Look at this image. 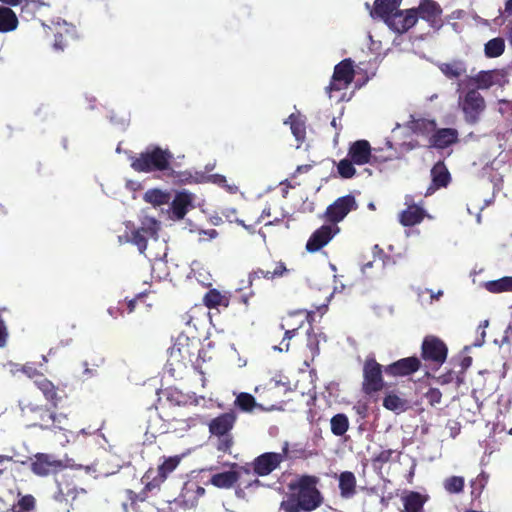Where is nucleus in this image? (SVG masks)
Segmentation results:
<instances>
[{
  "label": "nucleus",
  "mask_w": 512,
  "mask_h": 512,
  "mask_svg": "<svg viewBox=\"0 0 512 512\" xmlns=\"http://www.w3.org/2000/svg\"><path fill=\"white\" fill-rule=\"evenodd\" d=\"M132 168L137 172L151 173L153 177L175 184L212 183L224 189L229 194L239 192L235 183H229L222 174H208L214 169V164H207L205 171L181 170L179 162H132Z\"/></svg>",
  "instance_id": "obj_1"
},
{
  "label": "nucleus",
  "mask_w": 512,
  "mask_h": 512,
  "mask_svg": "<svg viewBox=\"0 0 512 512\" xmlns=\"http://www.w3.org/2000/svg\"><path fill=\"white\" fill-rule=\"evenodd\" d=\"M319 478L314 475H301L295 481L289 483L288 488L292 492L287 499L280 504L284 512H311L323 503V496L317 488Z\"/></svg>",
  "instance_id": "obj_2"
},
{
  "label": "nucleus",
  "mask_w": 512,
  "mask_h": 512,
  "mask_svg": "<svg viewBox=\"0 0 512 512\" xmlns=\"http://www.w3.org/2000/svg\"><path fill=\"white\" fill-rule=\"evenodd\" d=\"M22 417L28 422L29 427L41 430L63 429L62 420L66 416L58 414L50 406L33 398H24L19 401Z\"/></svg>",
  "instance_id": "obj_3"
},
{
  "label": "nucleus",
  "mask_w": 512,
  "mask_h": 512,
  "mask_svg": "<svg viewBox=\"0 0 512 512\" xmlns=\"http://www.w3.org/2000/svg\"><path fill=\"white\" fill-rule=\"evenodd\" d=\"M237 420V415L234 411L225 412L213 418L209 424V432L211 435L218 437L216 448L218 451L227 453L233 445V436L231 430L233 429Z\"/></svg>",
  "instance_id": "obj_4"
},
{
  "label": "nucleus",
  "mask_w": 512,
  "mask_h": 512,
  "mask_svg": "<svg viewBox=\"0 0 512 512\" xmlns=\"http://www.w3.org/2000/svg\"><path fill=\"white\" fill-rule=\"evenodd\" d=\"M288 453L289 443L285 442L280 453L264 452L253 459L250 463V468L241 467V470L247 474L252 471L257 477L268 476L280 468L281 464L286 460Z\"/></svg>",
  "instance_id": "obj_5"
},
{
  "label": "nucleus",
  "mask_w": 512,
  "mask_h": 512,
  "mask_svg": "<svg viewBox=\"0 0 512 512\" xmlns=\"http://www.w3.org/2000/svg\"><path fill=\"white\" fill-rule=\"evenodd\" d=\"M383 366L374 357H367L363 364L362 391L372 395L384 388Z\"/></svg>",
  "instance_id": "obj_6"
},
{
  "label": "nucleus",
  "mask_w": 512,
  "mask_h": 512,
  "mask_svg": "<svg viewBox=\"0 0 512 512\" xmlns=\"http://www.w3.org/2000/svg\"><path fill=\"white\" fill-rule=\"evenodd\" d=\"M448 347L437 336L427 335L421 344V359L439 368L447 359Z\"/></svg>",
  "instance_id": "obj_7"
},
{
  "label": "nucleus",
  "mask_w": 512,
  "mask_h": 512,
  "mask_svg": "<svg viewBox=\"0 0 512 512\" xmlns=\"http://www.w3.org/2000/svg\"><path fill=\"white\" fill-rule=\"evenodd\" d=\"M181 458L173 456L166 458L162 464H160L157 470L152 468L148 469L142 477V483L145 486V490L151 491L158 488L167 479L179 465Z\"/></svg>",
  "instance_id": "obj_8"
},
{
  "label": "nucleus",
  "mask_w": 512,
  "mask_h": 512,
  "mask_svg": "<svg viewBox=\"0 0 512 512\" xmlns=\"http://www.w3.org/2000/svg\"><path fill=\"white\" fill-rule=\"evenodd\" d=\"M355 71L353 67V61L350 58H346L339 62L333 72V76L330 84L326 87V92L329 97H332L333 91H340L347 89L353 82Z\"/></svg>",
  "instance_id": "obj_9"
},
{
  "label": "nucleus",
  "mask_w": 512,
  "mask_h": 512,
  "mask_svg": "<svg viewBox=\"0 0 512 512\" xmlns=\"http://www.w3.org/2000/svg\"><path fill=\"white\" fill-rule=\"evenodd\" d=\"M358 208L355 197L348 194L337 198L330 204L324 213V218L333 226H337L351 211Z\"/></svg>",
  "instance_id": "obj_10"
},
{
  "label": "nucleus",
  "mask_w": 512,
  "mask_h": 512,
  "mask_svg": "<svg viewBox=\"0 0 512 512\" xmlns=\"http://www.w3.org/2000/svg\"><path fill=\"white\" fill-rule=\"evenodd\" d=\"M485 107V100L476 89L468 90L461 102V108L465 115V120L470 124L478 122L481 113L485 110Z\"/></svg>",
  "instance_id": "obj_11"
},
{
  "label": "nucleus",
  "mask_w": 512,
  "mask_h": 512,
  "mask_svg": "<svg viewBox=\"0 0 512 512\" xmlns=\"http://www.w3.org/2000/svg\"><path fill=\"white\" fill-rule=\"evenodd\" d=\"M205 494L204 487L197 481L188 480L183 484L180 494L174 499L176 506L186 510L197 506L199 499Z\"/></svg>",
  "instance_id": "obj_12"
},
{
  "label": "nucleus",
  "mask_w": 512,
  "mask_h": 512,
  "mask_svg": "<svg viewBox=\"0 0 512 512\" xmlns=\"http://www.w3.org/2000/svg\"><path fill=\"white\" fill-rule=\"evenodd\" d=\"M34 385L41 391L45 400L54 410L62 406L63 401L67 399L66 392L59 386L54 385V383L44 375H40L38 378L34 379Z\"/></svg>",
  "instance_id": "obj_13"
},
{
  "label": "nucleus",
  "mask_w": 512,
  "mask_h": 512,
  "mask_svg": "<svg viewBox=\"0 0 512 512\" xmlns=\"http://www.w3.org/2000/svg\"><path fill=\"white\" fill-rule=\"evenodd\" d=\"M418 21V13L415 9L397 10L386 21L387 26L395 33L404 34L415 26Z\"/></svg>",
  "instance_id": "obj_14"
},
{
  "label": "nucleus",
  "mask_w": 512,
  "mask_h": 512,
  "mask_svg": "<svg viewBox=\"0 0 512 512\" xmlns=\"http://www.w3.org/2000/svg\"><path fill=\"white\" fill-rule=\"evenodd\" d=\"M61 460L55 459L53 455L46 453H37L31 462V471L40 477H46L50 474L57 473L64 468Z\"/></svg>",
  "instance_id": "obj_15"
},
{
  "label": "nucleus",
  "mask_w": 512,
  "mask_h": 512,
  "mask_svg": "<svg viewBox=\"0 0 512 512\" xmlns=\"http://www.w3.org/2000/svg\"><path fill=\"white\" fill-rule=\"evenodd\" d=\"M159 230V223L154 218H145L140 228L132 231L130 241L137 246L140 253L147 248V239L156 237Z\"/></svg>",
  "instance_id": "obj_16"
},
{
  "label": "nucleus",
  "mask_w": 512,
  "mask_h": 512,
  "mask_svg": "<svg viewBox=\"0 0 512 512\" xmlns=\"http://www.w3.org/2000/svg\"><path fill=\"white\" fill-rule=\"evenodd\" d=\"M339 231L340 228L338 226H333L330 223L322 225L309 237L306 243V250L310 253L319 251L327 245Z\"/></svg>",
  "instance_id": "obj_17"
},
{
  "label": "nucleus",
  "mask_w": 512,
  "mask_h": 512,
  "mask_svg": "<svg viewBox=\"0 0 512 512\" xmlns=\"http://www.w3.org/2000/svg\"><path fill=\"white\" fill-rule=\"evenodd\" d=\"M421 359L416 356L401 358L384 367V372L392 377H406L421 368Z\"/></svg>",
  "instance_id": "obj_18"
},
{
  "label": "nucleus",
  "mask_w": 512,
  "mask_h": 512,
  "mask_svg": "<svg viewBox=\"0 0 512 512\" xmlns=\"http://www.w3.org/2000/svg\"><path fill=\"white\" fill-rule=\"evenodd\" d=\"M418 19L421 18L429 23L434 29H440L443 26L442 8L434 0H422L417 8Z\"/></svg>",
  "instance_id": "obj_19"
},
{
  "label": "nucleus",
  "mask_w": 512,
  "mask_h": 512,
  "mask_svg": "<svg viewBox=\"0 0 512 512\" xmlns=\"http://www.w3.org/2000/svg\"><path fill=\"white\" fill-rule=\"evenodd\" d=\"M289 270L283 261H273L266 269L257 268L248 275V286L252 287L254 283L261 278L273 281L283 277Z\"/></svg>",
  "instance_id": "obj_20"
},
{
  "label": "nucleus",
  "mask_w": 512,
  "mask_h": 512,
  "mask_svg": "<svg viewBox=\"0 0 512 512\" xmlns=\"http://www.w3.org/2000/svg\"><path fill=\"white\" fill-rule=\"evenodd\" d=\"M412 195L405 196V205L407 208L399 214V222L404 227H411L420 224L427 216L426 210L413 202Z\"/></svg>",
  "instance_id": "obj_21"
},
{
  "label": "nucleus",
  "mask_w": 512,
  "mask_h": 512,
  "mask_svg": "<svg viewBox=\"0 0 512 512\" xmlns=\"http://www.w3.org/2000/svg\"><path fill=\"white\" fill-rule=\"evenodd\" d=\"M431 183L426 189L425 197L433 195L437 190L446 188L451 182V174L445 162H435L430 170Z\"/></svg>",
  "instance_id": "obj_22"
},
{
  "label": "nucleus",
  "mask_w": 512,
  "mask_h": 512,
  "mask_svg": "<svg viewBox=\"0 0 512 512\" xmlns=\"http://www.w3.org/2000/svg\"><path fill=\"white\" fill-rule=\"evenodd\" d=\"M288 388L284 383L276 380H270L261 387L256 388V392L262 399L271 402V406L283 403L282 396L287 392Z\"/></svg>",
  "instance_id": "obj_23"
},
{
  "label": "nucleus",
  "mask_w": 512,
  "mask_h": 512,
  "mask_svg": "<svg viewBox=\"0 0 512 512\" xmlns=\"http://www.w3.org/2000/svg\"><path fill=\"white\" fill-rule=\"evenodd\" d=\"M383 149L381 146L371 147L367 140H357L350 145L345 160H371L372 152L378 153Z\"/></svg>",
  "instance_id": "obj_24"
},
{
  "label": "nucleus",
  "mask_w": 512,
  "mask_h": 512,
  "mask_svg": "<svg viewBox=\"0 0 512 512\" xmlns=\"http://www.w3.org/2000/svg\"><path fill=\"white\" fill-rule=\"evenodd\" d=\"M505 74L501 70L480 71L471 80L477 89H489L494 85L502 86Z\"/></svg>",
  "instance_id": "obj_25"
},
{
  "label": "nucleus",
  "mask_w": 512,
  "mask_h": 512,
  "mask_svg": "<svg viewBox=\"0 0 512 512\" xmlns=\"http://www.w3.org/2000/svg\"><path fill=\"white\" fill-rule=\"evenodd\" d=\"M128 160H172L173 154L168 149L158 146H149L144 152L136 156L132 151H124Z\"/></svg>",
  "instance_id": "obj_26"
},
{
  "label": "nucleus",
  "mask_w": 512,
  "mask_h": 512,
  "mask_svg": "<svg viewBox=\"0 0 512 512\" xmlns=\"http://www.w3.org/2000/svg\"><path fill=\"white\" fill-rule=\"evenodd\" d=\"M458 140V132L452 128H442L433 133L430 138L431 146L444 149Z\"/></svg>",
  "instance_id": "obj_27"
},
{
  "label": "nucleus",
  "mask_w": 512,
  "mask_h": 512,
  "mask_svg": "<svg viewBox=\"0 0 512 512\" xmlns=\"http://www.w3.org/2000/svg\"><path fill=\"white\" fill-rule=\"evenodd\" d=\"M402 0H375L371 11L372 17H379L386 21L392 14L399 10Z\"/></svg>",
  "instance_id": "obj_28"
},
{
  "label": "nucleus",
  "mask_w": 512,
  "mask_h": 512,
  "mask_svg": "<svg viewBox=\"0 0 512 512\" xmlns=\"http://www.w3.org/2000/svg\"><path fill=\"white\" fill-rule=\"evenodd\" d=\"M192 206V196L187 192H179L171 203V212L175 219L181 220L185 217L189 207Z\"/></svg>",
  "instance_id": "obj_29"
},
{
  "label": "nucleus",
  "mask_w": 512,
  "mask_h": 512,
  "mask_svg": "<svg viewBox=\"0 0 512 512\" xmlns=\"http://www.w3.org/2000/svg\"><path fill=\"white\" fill-rule=\"evenodd\" d=\"M313 315H314L313 312H308L306 310H299V311L291 312L289 314V316L291 318L295 317V316H302L303 319L301 320L300 324L297 327H292L291 324H288V326L291 328L286 329L284 337H283L279 347H275V349H278L281 352L288 351L289 350V340L292 339L296 335L298 329L302 326L304 320L310 321L309 319L313 318Z\"/></svg>",
  "instance_id": "obj_30"
},
{
  "label": "nucleus",
  "mask_w": 512,
  "mask_h": 512,
  "mask_svg": "<svg viewBox=\"0 0 512 512\" xmlns=\"http://www.w3.org/2000/svg\"><path fill=\"white\" fill-rule=\"evenodd\" d=\"M439 70L448 79H459L467 72V65L463 60L456 59L438 65Z\"/></svg>",
  "instance_id": "obj_31"
},
{
  "label": "nucleus",
  "mask_w": 512,
  "mask_h": 512,
  "mask_svg": "<svg viewBox=\"0 0 512 512\" xmlns=\"http://www.w3.org/2000/svg\"><path fill=\"white\" fill-rule=\"evenodd\" d=\"M339 490L340 495L344 499H350L355 496L356 494V477L353 472L351 471H344L341 472L339 477Z\"/></svg>",
  "instance_id": "obj_32"
},
{
  "label": "nucleus",
  "mask_w": 512,
  "mask_h": 512,
  "mask_svg": "<svg viewBox=\"0 0 512 512\" xmlns=\"http://www.w3.org/2000/svg\"><path fill=\"white\" fill-rule=\"evenodd\" d=\"M120 501L122 512H142L140 510V503L145 502V496H141L131 489H126Z\"/></svg>",
  "instance_id": "obj_33"
},
{
  "label": "nucleus",
  "mask_w": 512,
  "mask_h": 512,
  "mask_svg": "<svg viewBox=\"0 0 512 512\" xmlns=\"http://www.w3.org/2000/svg\"><path fill=\"white\" fill-rule=\"evenodd\" d=\"M203 303L209 309L227 308L230 304V296L215 288L209 289L203 297Z\"/></svg>",
  "instance_id": "obj_34"
},
{
  "label": "nucleus",
  "mask_w": 512,
  "mask_h": 512,
  "mask_svg": "<svg viewBox=\"0 0 512 512\" xmlns=\"http://www.w3.org/2000/svg\"><path fill=\"white\" fill-rule=\"evenodd\" d=\"M240 475L237 471H224L221 473L213 474L210 478V483L220 489H230L239 480Z\"/></svg>",
  "instance_id": "obj_35"
},
{
  "label": "nucleus",
  "mask_w": 512,
  "mask_h": 512,
  "mask_svg": "<svg viewBox=\"0 0 512 512\" xmlns=\"http://www.w3.org/2000/svg\"><path fill=\"white\" fill-rule=\"evenodd\" d=\"M18 26V18L10 6H0V32L7 33Z\"/></svg>",
  "instance_id": "obj_36"
},
{
  "label": "nucleus",
  "mask_w": 512,
  "mask_h": 512,
  "mask_svg": "<svg viewBox=\"0 0 512 512\" xmlns=\"http://www.w3.org/2000/svg\"><path fill=\"white\" fill-rule=\"evenodd\" d=\"M405 512H424L426 498L419 492L410 491L402 497Z\"/></svg>",
  "instance_id": "obj_37"
},
{
  "label": "nucleus",
  "mask_w": 512,
  "mask_h": 512,
  "mask_svg": "<svg viewBox=\"0 0 512 512\" xmlns=\"http://www.w3.org/2000/svg\"><path fill=\"white\" fill-rule=\"evenodd\" d=\"M495 163L496 162H485L479 170L478 177L490 181L494 186H498L502 183L503 176L499 172V167L494 166Z\"/></svg>",
  "instance_id": "obj_38"
},
{
  "label": "nucleus",
  "mask_w": 512,
  "mask_h": 512,
  "mask_svg": "<svg viewBox=\"0 0 512 512\" xmlns=\"http://www.w3.org/2000/svg\"><path fill=\"white\" fill-rule=\"evenodd\" d=\"M383 407L393 412L405 411L408 407L407 400L401 398L394 392L386 394L382 403Z\"/></svg>",
  "instance_id": "obj_39"
},
{
  "label": "nucleus",
  "mask_w": 512,
  "mask_h": 512,
  "mask_svg": "<svg viewBox=\"0 0 512 512\" xmlns=\"http://www.w3.org/2000/svg\"><path fill=\"white\" fill-rule=\"evenodd\" d=\"M69 498H71V500L76 498L75 489L69 488L68 486H66L64 489L63 487L59 486L58 491L54 495V499L62 506V509L66 512H69L72 508V502H70Z\"/></svg>",
  "instance_id": "obj_40"
},
{
  "label": "nucleus",
  "mask_w": 512,
  "mask_h": 512,
  "mask_svg": "<svg viewBox=\"0 0 512 512\" xmlns=\"http://www.w3.org/2000/svg\"><path fill=\"white\" fill-rule=\"evenodd\" d=\"M505 51V41L501 37L489 40L484 46V53L487 58H497Z\"/></svg>",
  "instance_id": "obj_41"
},
{
  "label": "nucleus",
  "mask_w": 512,
  "mask_h": 512,
  "mask_svg": "<svg viewBox=\"0 0 512 512\" xmlns=\"http://www.w3.org/2000/svg\"><path fill=\"white\" fill-rule=\"evenodd\" d=\"M36 499L31 494L20 496L19 499L12 505V512H35Z\"/></svg>",
  "instance_id": "obj_42"
},
{
  "label": "nucleus",
  "mask_w": 512,
  "mask_h": 512,
  "mask_svg": "<svg viewBox=\"0 0 512 512\" xmlns=\"http://www.w3.org/2000/svg\"><path fill=\"white\" fill-rule=\"evenodd\" d=\"M331 432L335 436L344 435L349 429V419L343 413L334 415L330 420Z\"/></svg>",
  "instance_id": "obj_43"
},
{
  "label": "nucleus",
  "mask_w": 512,
  "mask_h": 512,
  "mask_svg": "<svg viewBox=\"0 0 512 512\" xmlns=\"http://www.w3.org/2000/svg\"><path fill=\"white\" fill-rule=\"evenodd\" d=\"M485 287L491 293L512 292V277L505 276L497 280L488 281Z\"/></svg>",
  "instance_id": "obj_44"
},
{
  "label": "nucleus",
  "mask_w": 512,
  "mask_h": 512,
  "mask_svg": "<svg viewBox=\"0 0 512 512\" xmlns=\"http://www.w3.org/2000/svg\"><path fill=\"white\" fill-rule=\"evenodd\" d=\"M143 199L154 206H160L169 202L170 195L160 189H150L145 192Z\"/></svg>",
  "instance_id": "obj_45"
},
{
  "label": "nucleus",
  "mask_w": 512,
  "mask_h": 512,
  "mask_svg": "<svg viewBox=\"0 0 512 512\" xmlns=\"http://www.w3.org/2000/svg\"><path fill=\"white\" fill-rule=\"evenodd\" d=\"M444 489L450 494H458L463 491L465 480L462 476H450L443 482Z\"/></svg>",
  "instance_id": "obj_46"
},
{
  "label": "nucleus",
  "mask_w": 512,
  "mask_h": 512,
  "mask_svg": "<svg viewBox=\"0 0 512 512\" xmlns=\"http://www.w3.org/2000/svg\"><path fill=\"white\" fill-rule=\"evenodd\" d=\"M394 453L395 450L393 449H385L381 450L379 453H375L370 459L374 470L380 471L383 466L391 460Z\"/></svg>",
  "instance_id": "obj_47"
},
{
  "label": "nucleus",
  "mask_w": 512,
  "mask_h": 512,
  "mask_svg": "<svg viewBox=\"0 0 512 512\" xmlns=\"http://www.w3.org/2000/svg\"><path fill=\"white\" fill-rule=\"evenodd\" d=\"M290 128L297 141H304L306 136L305 123L298 116L291 114L289 116Z\"/></svg>",
  "instance_id": "obj_48"
},
{
  "label": "nucleus",
  "mask_w": 512,
  "mask_h": 512,
  "mask_svg": "<svg viewBox=\"0 0 512 512\" xmlns=\"http://www.w3.org/2000/svg\"><path fill=\"white\" fill-rule=\"evenodd\" d=\"M235 405L244 412H251L256 407L255 398L246 392L237 395Z\"/></svg>",
  "instance_id": "obj_49"
},
{
  "label": "nucleus",
  "mask_w": 512,
  "mask_h": 512,
  "mask_svg": "<svg viewBox=\"0 0 512 512\" xmlns=\"http://www.w3.org/2000/svg\"><path fill=\"white\" fill-rule=\"evenodd\" d=\"M410 128L416 133L427 134L435 131L436 123L434 120L417 119L411 122Z\"/></svg>",
  "instance_id": "obj_50"
},
{
  "label": "nucleus",
  "mask_w": 512,
  "mask_h": 512,
  "mask_svg": "<svg viewBox=\"0 0 512 512\" xmlns=\"http://www.w3.org/2000/svg\"><path fill=\"white\" fill-rule=\"evenodd\" d=\"M20 5L21 12L29 17H33L36 12L48 6L43 0H23Z\"/></svg>",
  "instance_id": "obj_51"
},
{
  "label": "nucleus",
  "mask_w": 512,
  "mask_h": 512,
  "mask_svg": "<svg viewBox=\"0 0 512 512\" xmlns=\"http://www.w3.org/2000/svg\"><path fill=\"white\" fill-rule=\"evenodd\" d=\"M366 162H338L337 171L341 178L349 179L352 178L355 173V167L353 164H365Z\"/></svg>",
  "instance_id": "obj_52"
},
{
  "label": "nucleus",
  "mask_w": 512,
  "mask_h": 512,
  "mask_svg": "<svg viewBox=\"0 0 512 512\" xmlns=\"http://www.w3.org/2000/svg\"><path fill=\"white\" fill-rule=\"evenodd\" d=\"M437 382L441 385H446L452 382L456 383V387H460V385L463 383L464 379L463 376H460L456 374L454 371H448L439 377H437Z\"/></svg>",
  "instance_id": "obj_53"
},
{
  "label": "nucleus",
  "mask_w": 512,
  "mask_h": 512,
  "mask_svg": "<svg viewBox=\"0 0 512 512\" xmlns=\"http://www.w3.org/2000/svg\"><path fill=\"white\" fill-rule=\"evenodd\" d=\"M273 217V220H268L265 224L266 225H271L275 222H279L282 217H283V214L282 213H276L275 209L272 207V205L270 203H268L265 208L262 210V213L260 215V218H259V221H263L265 220L266 218H270V217Z\"/></svg>",
  "instance_id": "obj_54"
},
{
  "label": "nucleus",
  "mask_w": 512,
  "mask_h": 512,
  "mask_svg": "<svg viewBox=\"0 0 512 512\" xmlns=\"http://www.w3.org/2000/svg\"><path fill=\"white\" fill-rule=\"evenodd\" d=\"M425 398L427 399V401L430 405L434 406L441 402L442 393L438 388H430L425 393Z\"/></svg>",
  "instance_id": "obj_55"
},
{
  "label": "nucleus",
  "mask_w": 512,
  "mask_h": 512,
  "mask_svg": "<svg viewBox=\"0 0 512 512\" xmlns=\"http://www.w3.org/2000/svg\"><path fill=\"white\" fill-rule=\"evenodd\" d=\"M471 497L473 499H477L480 497L482 490H483V484L481 481L478 480H472L471 483Z\"/></svg>",
  "instance_id": "obj_56"
},
{
  "label": "nucleus",
  "mask_w": 512,
  "mask_h": 512,
  "mask_svg": "<svg viewBox=\"0 0 512 512\" xmlns=\"http://www.w3.org/2000/svg\"><path fill=\"white\" fill-rule=\"evenodd\" d=\"M21 371L26 374L28 377L30 378H38L40 375H42L41 373H39V371L33 367L32 365H23L22 366V369Z\"/></svg>",
  "instance_id": "obj_57"
},
{
  "label": "nucleus",
  "mask_w": 512,
  "mask_h": 512,
  "mask_svg": "<svg viewBox=\"0 0 512 512\" xmlns=\"http://www.w3.org/2000/svg\"><path fill=\"white\" fill-rule=\"evenodd\" d=\"M296 185H300V183L296 182L295 184H291L289 179H285V180L281 181L280 186H281L282 197L286 198L289 193V190L294 188Z\"/></svg>",
  "instance_id": "obj_58"
},
{
  "label": "nucleus",
  "mask_w": 512,
  "mask_h": 512,
  "mask_svg": "<svg viewBox=\"0 0 512 512\" xmlns=\"http://www.w3.org/2000/svg\"><path fill=\"white\" fill-rule=\"evenodd\" d=\"M67 45L64 35L62 33H56L54 36L53 46L56 50H63Z\"/></svg>",
  "instance_id": "obj_59"
},
{
  "label": "nucleus",
  "mask_w": 512,
  "mask_h": 512,
  "mask_svg": "<svg viewBox=\"0 0 512 512\" xmlns=\"http://www.w3.org/2000/svg\"><path fill=\"white\" fill-rule=\"evenodd\" d=\"M312 167L313 166L311 164L299 165L296 168L295 172L292 174L291 178L295 179L299 174L308 173L312 169Z\"/></svg>",
  "instance_id": "obj_60"
},
{
  "label": "nucleus",
  "mask_w": 512,
  "mask_h": 512,
  "mask_svg": "<svg viewBox=\"0 0 512 512\" xmlns=\"http://www.w3.org/2000/svg\"><path fill=\"white\" fill-rule=\"evenodd\" d=\"M145 296L144 293L138 294L134 299H131L127 302V310L128 313H132L135 310L136 303Z\"/></svg>",
  "instance_id": "obj_61"
},
{
  "label": "nucleus",
  "mask_w": 512,
  "mask_h": 512,
  "mask_svg": "<svg viewBox=\"0 0 512 512\" xmlns=\"http://www.w3.org/2000/svg\"><path fill=\"white\" fill-rule=\"evenodd\" d=\"M7 338L6 327L4 325V321L0 317V347L5 346Z\"/></svg>",
  "instance_id": "obj_62"
},
{
  "label": "nucleus",
  "mask_w": 512,
  "mask_h": 512,
  "mask_svg": "<svg viewBox=\"0 0 512 512\" xmlns=\"http://www.w3.org/2000/svg\"><path fill=\"white\" fill-rule=\"evenodd\" d=\"M450 427V436L455 438L460 433V426L457 422H453Z\"/></svg>",
  "instance_id": "obj_63"
},
{
  "label": "nucleus",
  "mask_w": 512,
  "mask_h": 512,
  "mask_svg": "<svg viewBox=\"0 0 512 512\" xmlns=\"http://www.w3.org/2000/svg\"><path fill=\"white\" fill-rule=\"evenodd\" d=\"M259 487H264V484L258 478L250 481L246 485V488H259Z\"/></svg>",
  "instance_id": "obj_64"
}]
</instances>
